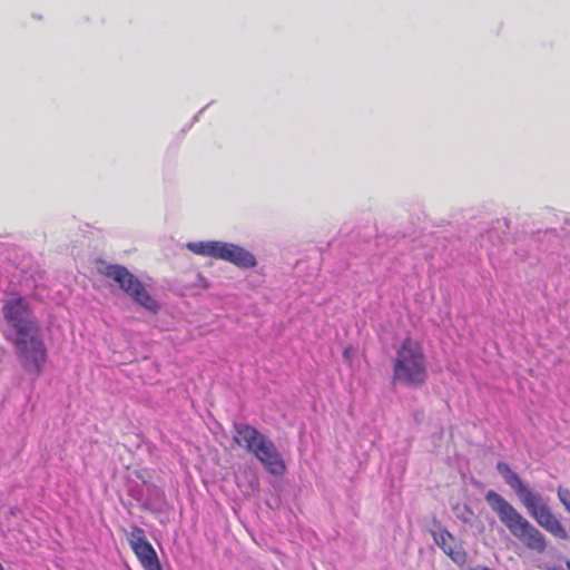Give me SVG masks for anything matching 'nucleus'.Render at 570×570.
I'll return each mask as SVG.
<instances>
[{
	"instance_id": "nucleus-3",
	"label": "nucleus",
	"mask_w": 570,
	"mask_h": 570,
	"mask_svg": "<svg viewBox=\"0 0 570 570\" xmlns=\"http://www.w3.org/2000/svg\"><path fill=\"white\" fill-rule=\"evenodd\" d=\"M394 384L407 387H421L429 377L428 361L422 344L412 337H405L395 351L392 363Z\"/></svg>"
},
{
	"instance_id": "nucleus-5",
	"label": "nucleus",
	"mask_w": 570,
	"mask_h": 570,
	"mask_svg": "<svg viewBox=\"0 0 570 570\" xmlns=\"http://www.w3.org/2000/svg\"><path fill=\"white\" fill-rule=\"evenodd\" d=\"M6 337L12 344L22 368L39 376L48 358L40 324L18 332H7Z\"/></svg>"
},
{
	"instance_id": "nucleus-9",
	"label": "nucleus",
	"mask_w": 570,
	"mask_h": 570,
	"mask_svg": "<svg viewBox=\"0 0 570 570\" xmlns=\"http://www.w3.org/2000/svg\"><path fill=\"white\" fill-rule=\"evenodd\" d=\"M127 540L144 570H163L157 552L144 529L132 525L127 533Z\"/></svg>"
},
{
	"instance_id": "nucleus-11",
	"label": "nucleus",
	"mask_w": 570,
	"mask_h": 570,
	"mask_svg": "<svg viewBox=\"0 0 570 570\" xmlns=\"http://www.w3.org/2000/svg\"><path fill=\"white\" fill-rule=\"evenodd\" d=\"M557 495L564 510L570 514V489L559 485L557 488Z\"/></svg>"
},
{
	"instance_id": "nucleus-12",
	"label": "nucleus",
	"mask_w": 570,
	"mask_h": 570,
	"mask_svg": "<svg viewBox=\"0 0 570 570\" xmlns=\"http://www.w3.org/2000/svg\"><path fill=\"white\" fill-rule=\"evenodd\" d=\"M547 570H562V569H561V568H559V567H550V568H548Z\"/></svg>"
},
{
	"instance_id": "nucleus-7",
	"label": "nucleus",
	"mask_w": 570,
	"mask_h": 570,
	"mask_svg": "<svg viewBox=\"0 0 570 570\" xmlns=\"http://www.w3.org/2000/svg\"><path fill=\"white\" fill-rule=\"evenodd\" d=\"M187 248L194 254L225 261L243 269L253 268L257 265V261L250 252L230 243L218 240L194 242L188 243Z\"/></svg>"
},
{
	"instance_id": "nucleus-6",
	"label": "nucleus",
	"mask_w": 570,
	"mask_h": 570,
	"mask_svg": "<svg viewBox=\"0 0 570 570\" xmlns=\"http://www.w3.org/2000/svg\"><path fill=\"white\" fill-rule=\"evenodd\" d=\"M97 271L100 275L117 283L119 288L137 305L154 314L159 312V303L150 295L145 284L125 266L100 261Z\"/></svg>"
},
{
	"instance_id": "nucleus-1",
	"label": "nucleus",
	"mask_w": 570,
	"mask_h": 570,
	"mask_svg": "<svg viewBox=\"0 0 570 570\" xmlns=\"http://www.w3.org/2000/svg\"><path fill=\"white\" fill-rule=\"evenodd\" d=\"M497 470L504 482L514 491L528 513L542 529L557 539H568L566 527L552 512L547 498L527 485L505 462H498Z\"/></svg>"
},
{
	"instance_id": "nucleus-8",
	"label": "nucleus",
	"mask_w": 570,
	"mask_h": 570,
	"mask_svg": "<svg viewBox=\"0 0 570 570\" xmlns=\"http://www.w3.org/2000/svg\"><path fill=\"white\" fill-rule=\"evenodd\" d=\"M2 314L8 332H18L39 324L30 303L20 295H13L4 301Z\"/></svg>"
},
{
	"instance_id": "nucleus-10",
	"label": "nucleus",
	"mask_w": 570,
	"mask_h": 570,
	"mask_svg": "<svg viewBox=\"0 0 570 570\" xmlns=\"http://www.w3.org/2000/svg\"><path fill=\"white\" fill-rule=\"evenodd\" d=\"M436 546L451 558L458 566H463L466 562V552L456 542L455 538L444 528L432 532Z\"/></svg>"
},
{
	"instance_id": "nucleus-2",
	"label": "nucleus",
	"mask_w": 570,
	"mask_h": 570,
	"mask_svg": "<svg viewBox=\"0 0 570 570\" xmlns=\"http://www.w3.org/2000/svg\"><path fill=\"white\" fill-rule=\"evenodd\" d=\"M485 501L511 535L520 541L528 550L538 554H542L547 551L548 540L546 535L523 517L504 497L490 490L485 494Z\"/></svg>"
},
{
	"instance_id": "nucleus-14",
	"label": "nucleus",
	"mask_w": 570,
	"mask_h": 570,
	"mask_svg": "<svg viewBox=\"0 0 570 570\" xmlns=\"http://www.w3.org/2000/svg\"><path fill=\"white\" fill-rule=\"evenodd\" d=\"M0 570H4L1 563H0Z\"/></svg>"
},
{
	"instance_id": "nucleus-13",
	"label": "nucleus",
	"mask_w": 570,
	"mask_h": 570,
	"mask_svg": "<svg viewBox=\"0 0 570 570\" xmlns=\"http://www.w3.org/2000/svg\"><path fill=\"white\" fill-rule=\"evenodd\" d=\"M567 567L570 570V561L567 562Z\"/></svg>"
},
{
	"instance_id": "nucleus-4",
	"label": "nucleus",
	"mask_w": 570,
	"mask_h": 570,
	"mask_svg": "<svg viewBox=\"0 0 570 570\" xmlns=\"http://www.w3.org/2000/svg\"><path fill=\"white\" fill-rule=\"evenodd\" d=\"M234 442L252 454L264 469L273 475H283L286 463L275 443L255 426L247 423H234Z\"/></svg>"
}]
</instances>
